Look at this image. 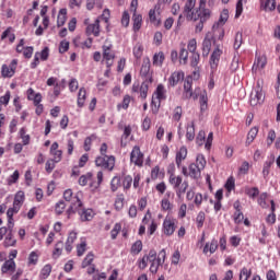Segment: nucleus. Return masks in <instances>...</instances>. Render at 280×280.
<instances>
[{"instance_id": "f257e3e1", "label": "nucleus", "mask_w": 280, "mask_h": 280, "mask_svg": "<svg viewBox=\"0 0 280 280\" xmlns=\"http://www.w3.org/2000/svg\"><path fill=\"white\" fill-rule=\"evenodd\" d=\"M168 183L176 192L177 198H183L184 194H186L187 189H189V182H183V176L180 175L168 177Z\"/></svg>"}, {"instance_id": "f03ea898", "label": "nucleus", "mask_w": 280, "mask_h": 280, "mask_svg": "<svg viewBox=\"0 0 280 280\" xmlns=\"http://www.w3.org/2000/svg\"><path fill=\"white\" fill-rule=\"evenodd\" d=\"M166 93L167 91L165 90V86L163 84H159L155 90V95H156L155 100H158V105L154 98H152V102H151L152 113L154 115L159 113V108H161V102H163V100H167Z\"/></svg>"}, {"instance_id": "7ed1b4c3", "label": "nucleus", "mask_w": 280, "mask_h": 280, "mask_svg": "<svg viewBox=\"0 0 280 280\" xmlns=\"http://www.w3.org/2000/svg\"><path fill=\"white\" fill-rule=\"evenodd\" d=\"M96 167H102V170H107V172H113L115 170V156L113 155H102L95 159Z\"/></svg>"}, {"instance_id": "20e7f679", "label": "nucleus", "mask_w": 280, "mask_h": 280, "mask_svg": "<svg viewBox=\"0 0 280 280\" xmlns=\"http://www.w3.org/2000/svg\"><path fill=\"white\" fill-rule=\"evenodd\" d=\"M189 21H201L207 22L211 19V10L209 9H195L190 14L187 15Z\"/></svg>"}, {"instance_id": "39448f33", "label": "nucleus", "mask_w": 280, "mask_h": 280, "mask_svg": "<svg viewBox=\"0 0 280 280\" xmlns=\"http://www.w3.org/2000/svg\"><path fill=\"white\" fill-rule=\"evenodd\" d=\"M264 91L261 90V85L257 82V86L250 93L249 104L250 106H257L258 104H264L265 100Z\"/></svg>"}, {"instance_id": "423d86ee", "label": "nucleus", "mask_w": 280, "mask_h": 280, "mask_svg": "<svg viewBox=\"0 0 280 280\" xmlns=\"http://www.w3.org/2000/svg\"><path fill=\"white\" fill-rule=\"evenodd\" d=\"M82 191H78L74 195L72 205L69 207V209L67 210V215H68V220H70L71 215H74L75 211H78V213H80V209H82Z\"/></svg>"}, {"instance_id": "0eeeda50", "label": "nucleus", "mask_w": 280, "mask_h": 280, "mask_svg": "<svg viewBox=\"0 0 280 280\" xmlns=\"http://www.w3.org/2000/svg\"><path fill=\"white\" fill-rule=\"evenodd\" d=\"M153 80H144L141 85L139 83L132 84V93H140L141 100H145L148 97V91L150 89V84H152Z\"/></svg>"}, {"instance_id": "6e6552de", "label": "nucleus", "mask_w": 280, "mask_h": 280, "mask_svg": "<svg viewBox=\"0 0 280 280\" xmlns=\"http://www.w3.org/2000/svg\"><path fill=\"white\" fill-rule=\"evenodd\" d=\"M19 67V59H13L9 66L3 63L1 66V75L2 78H14L16 73V68Z\"/></svg>"}, {"instance_id": "1a4fd4ad", "label": "nucleus", "mask_w": 280, "mask_h": 280, "mask_svg": "<svg viewBox=\"0 0 280 280\" xmlns=\"http://www.w3.org/2000/svg\"><path fill=\"white\" fill-rule=\"evenodd\" d=\"M176 231V219L172 217H165L162 225V233L167 237L174 235Z\"/></svg>"}, {"instance_id": "9d476101", "label": "nucleus", "mask_w": 280, "mask_h": 280, "mask_svg": "<svg viewBox=\"0 0 280 280\" xmlns=\"http://www.w3.org/2000/svg\"><path fill=\"white\" fill-rule=\"evenodd\" d=\"M167 257V253L165 249H162L159 255L156 260H150V272L152 275H156L159 272V267L163 266L165 264V258Z\"/></svg>"}, {"instance_id": "9b49d317", "label": "nucleus", "mask_w": 280, "mask_h": 280, "mask_svg": "<svg viewBox=\"0 0 280 280\" xmlns=\"http://www.w3.org/2000/svg\"><path fill=\"white\" fill-rule=\"evenodd\" d=\"M103 58L106 60V67L110 68L115 61V51H113V44L103 45Z\"/></svg>"}, {"instance_id": "f8f14e48", "label": "nucleus", "mask_w": 280, "mask_h": 280, "mask_svg": "<svg viewBox=\"0 0 280 280\" xmlns=\"http://www.w3.org/2000/svg\"><path fill=\"white\" fill-rule=\"evenodd\" d=\"M149 20L155 27L161 25V4H155V7L149 11Z\"/></svg>"}, {"instance_id": "ddd939ff", "label": "nucleus", "mask_w": 280, "mask_h": 280, "mask_svg": "<svg viewBox=\"0 0 280 280\" xmlns=\"http://www.w3.org/2000/svg\"><path fill=\"white\" fill-rule=\"evenodd\" d=\"M191 84H194V79L192 78H187L185 81H184V94L183 96L186 98V100H191V97L194 100H198V94H195L194 91L191 90Z\"/></svg>"}, {"instance_id": "4468645a", "label": "nucleus", "mask_w": 280, "mask_h": 280, "mask_svg": "<svg viewBox=\"0 0 280 280\" xmlns=\"http://www.w3.org/2000/svg\"><path fill=\"white\" fill-rule=\"evenodd\" d=\"M130 161L131 163L138 165V167L143 165V153H141V149L138 145L133 147L130 153Z\"/></svg>"}, {"instance_id": "2eb2a0df", "label": "nucleus", "mask_w": 280, "mask_h": 280, "mask_svg": "<svg viewBox=\"0 0 280 280\" xmlns=\"http://www.w3.org/2000/svg\"><path fill=\"white\" fill-rule=\"evenodd\" d=\"M150 58H144L140 69V75L141 78H144V80H152V71H150Z\"/></svg>"}, {"instance_id": "dca6fc26", "label": "nucleus", "mask_w": 280, "mask_h": 280, "mask_svg": "<svg viewBox=\"0 0 280 280\" xmlns=\"http://www.w3.org/2000/svg\"><path fill=\"white\" fill-rule=\"evenodd\" d=\"M221 56H222V49H220V47H217L210 57V67L212 71H215L218 69V65H220Z\"/></svg>"}, {"instance_id": "f3484780", "label": "nucleus", "mask_w": 280, "mask_h": 280, "mask_svg": "<svg viewBox=\"0 0 280 280\" xmlns=\"http://www.w3.org/2000/svg\"><path fill=\"white\" fill-rule=\"evenodd\" d=\"M185 80V72L183 71H175L168 78V86H176L178 82H183Z\"/></svg>"}, {"instance_id": "a211bd4d", "label": "nucleus", "mask_w": 280, "mask_h": 280, "mask_svg": "<svg viewBox=\"0 0 280 280\" xmlns=\"http://www.w3.org/2000/svg\"><path fill=\"white\" fill-rule=\"evenodd\" d=\"M16 270V262H14V259L10 258L9 260H5L1 267L2 275H12Z\"/></svg>"}, {"instance_id": "6ab92c4d", "label": "nucleus", "mask_w": 280, "mask_h": 280, "mask_svg": "<svg viewBox=\"0 0 280 280\" xmlns=\"http://www.w3.org/2000/svg\"><path fill=\"white\" fill-rule=\"evenodd\" d=\"M79 215H80L81 222H91V220L95 218V212L93 211V209L83 208L79 210Z\"/></svg>"}, {"instance_id": "aec40b11", "label": "nucleus", "mask_w": 280, "mask_h": 280, "mask_svg": "<svg viewBox=\"0 0 280 280\" xmlns=\"http://www.w3.org/2000/svg\"><path fill=\"white\" fill-rule=\"evenodd\" d=\"M260 8L265 12H275L277 10V0H260Z\"/></svg>"}, {"instance_id": "412c9836", "label": "nucleus", "mask_w": 280, "mask_h": 280, "mask_svg": "<svg viewBox=\"0 0 280 280\" xmlns=\"http://www.w3.org/2000/svg\"><path fill=\"white\" fill-rule=\"evenodd\" d=\"M228 21H229V10L224 9L220 14L219 21L213 24L212 30L215 31L219 27H223Z\"/></svg>"}, {"instance_id": "4be33fe9", "label": "nucleus", "mask_w": 280, "mask_h": 280, "mask_svg": "<svg viewBox=\"0 0 280 280\" xmlns=\"http://www.w3.org/2000/svg\"><path fill=\"white\" fill-rule=\"evenodd\" d=\"M185 159H187V149L185 147H182L177 151L176 158H175V163H176L178 170H180V167L183 165V161H185Z\"/></svg>"}, {"instance_id": "5701e85b", "label": "nucleus", "mask_w": 280, "mask_h": 280, "mask_svg": "<svg viewBox=\"0 0 280 280\" xmlns=\"http://www.w3.org/2000/svg\"><path fill=\"white\" fill-rule=\"evenodd\" d=\"M267 62L268 61L265 56L257 57L252 67L253 73H257V71H259V69H264L266 67Z\"/></svg>"}, {"instance_id": "b1692460", "label": "nucleus", "mask_w": 280, "mask_h": 280, "mask_svg": "<svg viewBox=\"0 0 280 280\" xmlns=\"http://www.w3.org/2000/svg\"><path fill=\"white\" fill-rule=\"evenodd\" d=\"M85 33L88 36H91L92 34L93 36H100V20H95L94 23L88 25Z\"/></svg>"}, {"instance_id": "393cba45", "label": "nucleus", "mask_w": 280, "mask_h": 280, "mask_svg": "<svg viewBox=\"0 0 280 280\" xmlns=\"http://www.w3.org/2000/svg\"><path fill=\"white\" fill-rule=\"evenodd\" d=\"M200 174H202V170L198 167V165L191 163L188 167V176L198 180L200 178Z\"/></svg>"}, {"instance_id": "a878e982", "label": "nucleus", "mask_w": 280, "mask_h": 280, "mask_svg": "<svg viewBox=\"0 0 280 280\" xmlns=\"http://www.w3.org/2000/svg\"><path fill=\"white\" fill-rule=\"evenodd\" d=\"M211 45H212V40L211 37H209V35H207L202 42V56L203 58H207V56H209L210 51H211Z\"/></svg>"}, {"instance_id": "bb28decb", "label": "nucleus", "mask_w": 280, "mask_h": 280, "mask_svg": "<svg viewBox=\"0 0 280 280\" xmlns=\"http://www.w3.org/2000/svg\"><path fill=\"white\" fill-rule=\"evenodd\" d=\"M258 133H259V128L253 127L247 133V139L245 142V145L246 147L250 145V143H253L255 141V139L257 138Z\"/></svg>"}, {"instance_id": "cd10ccee", "label": "nucleus", "mask_w": 280, "mask_h": 280, "mask_svg": "<svg viewBox=\"0 0 280 280\" xmlns=\"http://www.w3.org/2000/svg\"><path fill=\"white\" fill-rule=\"evenodd\" d=\"M186 139L188 141H194V139H196V126L194 125V121L186 127Z\"/></svg>"}, {"instance_id": "c85d7f7f", "label": "nucleus", "mask_w": 280, "mask_h": 280, "mask_svg": "<svg viewBox=\"0 0 280 280\" xmlns=\"http://www.w3.org/2000/svg\"><path fill=\"white\" fill-rule=\"evenodd\" d=\"M12 229L13 228L9 229V232H8V234L4 238V242H3L5 248H10V246H15L16 245V241L14 240V234H12Z\"/></svg>"}, {"instance_id": "c756f323", "label": "nucleus", "mask_w": 280, "mask_h": 280, "mask_svg": "<svg viewBox=\"0 0 280 280\" xmlns=\"http://www.w3.org/2000/svg\"><path fill=\"white\" fill-rule=\"evenodd\" d=\"M133 21V32H139L141 30V25L143 23V16L141 14L132 13Z\"/></svg>"}, {"instance_id": "7c9ffc66", "label": "nucleus", "mask_w": 280, "mask_h": 280, "mask_svg": "<svg viewBox=\"0 0 280 280\" xmlns=\"http://www.w3.org/2000/svg\"><path fill=\"white\" fill-rule=\"evenodd\" d=\"M215 250H218V241L217 240H212L210 244L206 243V245L203 247L205 255H207V253H210V255H213V253H215Z\"/></svg>"}, {"instance_id": "2f4dec72", "label": "nucleus", "mask_w": 280, "mask_h": 280, "mask_svg": "<svg viewBox=\"0 0 280 280\" xmlns=\"http://www.w3.org/2000/svg\"><path fill=\"white\" fill-rule=\"evenodd\" d=\"M272 165H275V155H272L270 160H267L264 163V167H262L264 178H266L270 174V167H272Z\"/></svg>"}, {"instance_id": "473e14b6", "label": "nucleus", "mask_w": 280, "mask_h": 280, "mask_svg": "<svg viewBox=\"0 0 280 280\" xmlns=\"http://www.w3.org/2000/svg\"><path fill=\"white\" fill-rule=\"evenodd\" d=\"M86 102V89L81 88L78 93V101L77 104L79 108H82L84 106V103Z\"/></svg>"}, {"instance_id": "72a5a7b5", "label": "nucleus", "mask_w": 280, "mask_h": 280, "mask_svg": "<svg viewBox=\"0 0 280 280\" xmlns=\"http://www.w3.org/2000/svg\"><path fill=\"white\" fill-rule=\"evenodd\" d=\"M67 23V9H60L57 16V26L62 27Z\"/></svg>"}, {"instance_id": "f704fd0d", "label": "nucleus", "mask_w": 280, "mask_h": 280, "mask_svg": "<svg viewBox=\"0 0 280 280\" xmlns=\"http://www.w3.org/2000/svg\"><path fill=\"white\" fill-rule=\"evenodd\" d=\"M124 202H126V198L124 197V194H118L115 199L114 207L116 211H121L124 209Z\"/></svg>"}, {"instance_id": "c9c22d12", "label": "nucleus", "mask_w": 280, "mask_h": 280, "mask_svg": "<svg viewBox=\"0 0 280 280\" xmlns=\"http://www.w3.org/2000/svg\"><path fill=\"white\" fill-rule=\"evenodd\" d=\"M208 102H209V97L207 96V91H203L199 96V103H200V108L202 113L207 110Z\"/></svg>"}, {"instance_id": "e433bc0d", "label": "nucleus", "mask_w": 280, "mask_h": 280, "mask_svg": "<svg viewBox=\"0 0 280 280\" xmlns=\"http://www.w3.org/2000/svg\"><path fill=\"white\" fill-rule=\"evenodd\" d=\"M194 8H196V0H187L184 5V13L186 16H189V14L194 12Z\"/></svg>"}, {"instance_id": "4c0bfd02", "label": "nucleus", "mask_w": 280, "mask_h": 280, "mask_svg": "<svg viewBox=\"0 0 280 280\" xmlns=\"http://www.w3.org/2000/svg\"><path fill=\"white\" fill-rule=\"evenodd\" d=\"M164 60L165 54H163V51H160L153 56V65H155V67H163Z\"/></svg>"}, {"instance_id": "58836bf2", "label": "nucleus", "mask_w": 280, "mask_h": 280, "mask_svg": "<svg viewBox=\"0 0 280 280\" xmlns=\"http://www.w3.org/2000/svg\"><path fill=\"white\" fill-rule=\"evenodd\" d=\"M188 60H189V50H187L185 47H182L179 50L180 65H187Z\"/></svg>"}, {"instance_id": "ea45409f", "label": "nucleus", "mask_w": 280, "mask_h": 280, "mask_svg": "<svg viewBox=\"0 0 280 280\" xmlns=\"http://www.w3.org/2000/svg\"><path fill=\"white\" fill-rule=\"evenodd\" d=\"M94 259L95 255L92 252L88 253V255L81 264V268H89V266H92Z\"/></svg>"}, {"instance_id": "a19ab883", "label": "nucleus", "mask_w": 280, "mask_h": 280, "mask_svg": "<svg viewBox=\"0 0 280 280\" xmlns=\"http://www.w3.org/2000/svg\"><path fill=\"white\" fill-rule=\"evenodd\" d=\"M12 32V27H8L1 35V40H5V38H8L9 36V40L10 43H14V40H16V35H14V33Z\"/></svg>"}, {"instance_id": "79ce46f5", "label": "nucleus", "mask_w": 280, "mask_h": 280, "mask_svg": "<svg viewBox=\"0 0 280 280\" xmlns=\"http://www.w3.org/2000/svg\"><path fill=\"white\" fill-rule=\"evenodd\" d=\"M19 135L22 139V143L23 145H30V135H27V130L25 129V127H22L19 131Z\"/></svg>"}, {"instance_id": "37998d69", "label": "nucleus", "mask_w": 280, "mask_h": 280, "mask_svg": "<svg viewBox=\"0 0 280 280\" xmlns=\"http://www.w3.org/2000/svg\"><path fill=\"white\" fill-rule=\"evenodd\" d=\"M266 200H268V192L260 194L258 197V205L261 209H268L270 207Z\"/></svg>"}, {"instance_id": "c03bdc74", "label": "nucleus", "mask_w": 280, "mask_h": 280, "mask_svg": "<svg viewBox=\"0 0 280 280\" xmlns=\"http://www.w3.org/2000/svg\"><path fill=\"white\" fill-rule=\"evenodd\" d=\"M119 187H121V177L119 176H115L112 178L110 180V189L112 191H117V189H119Z\"/></svg>"}, {"instance_id": "a18cd8bd", "label": "nucleus", "mask_w": 280, "mask_h": 280, "mask_svg": "<svg viewBox=\"0 0 280 280\" xmlns=\"http://www.w3.org/2000/svg\"><path fill=\"white\" fill-rule=\"evenodd\" d=\"M141 250H143V243L140 240H138L132 244L131 253L132 255H139Z\"/></svg>"}, {"instance_id": "49530a36", "label": "nucleus", "mask_w": 280, "mask_h": 280, "mask_svg": "<svg viewBox=\"0 0 280 280\" xmlns=\"http://www.w3.org/2000/svg\"><path fill=\"white\" fill-rule=\"evenodd\" d=\"M49 275H51V266L47 264L42 268L39 279H48Z\"/></svg>"}, {"instance_id": "de8ad7c7", "label": "nucleus", "mask_w": 280, "mask_h": 280, "mask_svg": "<svg viewBox=\"0 0 280 280\" xmlns=\"http://www.w3.org/2000/svg\"><path fill=\"white\" fill-rule=\"evenodd\" d=\"M14 213H19V212H16V210H14L13 208H9L7 211V215L9 219L8 221L9 229H14V219H12L14 217Z\"/></svg>"}, {"instance_id": "09e8293b", "label": "nucleus", "mask_w": 280, "mask_h": 280, "mask_svg": "<svg viewBox=\"0 0 280 280\" xmlns=\"http://www.w3.org/2000/svg\"><path fill=\"white\" fill-rule=\"evenodd\" d=\"M195 165H197V167L201 170H205V167H207V160L205 159L203 154H197Z\"/></svg>"}, {"instance_id": "8fccbe9b", "label": "nucleus", "mask_w": 280, "mask_h": 280, "mask_svg": "<svg viewBox=\"0 0 280 280\" xmlns=\"http://www.w3.org/2000/svg\"><path fill=\"white\" fill-rule=\"evenodd\" d=\"M65 209H67V203H65L63 200H60L55 206V213H57V215H62V213H65Z\"/></svg>"}, {"instance_id": "3c124183", "label": "nucleus", "mask_w": 280, "mask_h": 280, "mask_svg": "<svg viewBox=\"0 0 280 280\" xmlns=\"http://www.w3.org/2000/svg\"><path fill=\"white\" fill-rule=\"evenodd\" d=\"M253 275V270L243 267L240 271V280H248L250 279V276Z\"/></svg>"}, {"instance_id": "603ef678", "label": "nucleus", "mask_w": 280, "mask_h": 280, "mask_svg": "<svg viewBox=\"0 0 280 280\" xmlns=\"http://www.w3.org/2000/svg\"><path fill=\"white\" fill-rule=\"evenodd\" d=\"M198 65H200V54L194 52L190 57V67H192V69H197L199 68Z\"/></svg>"}, {"instance_id": "864d4df0", "label": "nucleus", "mask_w": 280, "mask_h": 280, "mask_svg": "<svg viewBox=\"0 0 280 280\" xmlns=\"http://www.w3.org/2000/svg\"><path fill=\"white\" fill-rule=\"evenodd\" d=\"M205 220H206V214L203 211H200L196 218L197 229H202V226H205Z\"/></svg>"}, {"instance_id": "5fc2aeb1", "label": "nucleus", "mask_w": 280, "mask_h": 280, "mask_svg": "<svg viewBox=\"0 0 280 280\" xmlns=\"http://www.w3.org/2000/svg\"><path fill=\"white\" fill-rule=\"evenodd\" d=\"M162 211H172L174 209V203L170 202V199L164 198L161 201Z\"/></svg>"}, {"instance_id": "6e6d98bb", "label": "nucleus", "mask_w": 280, "mask_h": 280, "mask_svg": "<svg viewBox=\"0 0 280 280\" xmlns=\"http://www.w3.org/2000/svg\"><path fill=\"white\" fill-rule=\"evenodd\" d=\"M124 191H128L132 187V176L126 175L122 179Z\"/></svg>"}, {"instance_id": "4d7b16f0", "label": "nucleus", "mask_w": 280, "mask_h": 280, "mask_svg": "<svg viewBox=\"0 0 280 280\" xmlns=\"http://www.w3.org/2000/svg\"><path fill=\"white\" fill-rule=\"evenodd\" d=\"M196 49H198V42L196 40V38L188 40L187 50L194 55L197 54Z\"/></svg>"}, {"instance_id": "13d9d810", "label": "nucleus", "mask_w": 280, "mask_h": 280, "mask_svg": "<svg viewBox=\"0 0 280 280\" xmlns=\"http://www.w3.org/2000/svg\"><path fill=\"white\" fill-rule=\"evenodd\" d=\"M130 106V95H125L122 98V103L117 105L118 110H128V107Z\"/></svg>"}, {"instance_id": "bf43d9fd", "label": "nucleus", "mask_w": 280, "mask_h": 280, "mask_svg": "<svg viewBox=\"0 0 280 280\" xmlns=\"http://www.w3.org/2000/svg\"><path fill=\"white\" fill-rule=\"evenodd\" d=\"M91 178H93V174L88 173L86 175H82L79 178V185H81V187H86V185L89 184V180H91Z\"/></svg>"}, {"instance_id": "052dcab7", "label": "nucleus", "mask_w": 280, "mask_h": 280, "mask_svg": "<svg viewBox=\"0 0 280 280\" xmlns=\"http://www.w3.org/2000/svg\"><path fill=\"white\" fill-rule=\"evenodd\" d=\"M242 43H243L242 32H237L234 38V49L236 50L240 49L242 47Z\"/></svg>"}, {"instance_id": "680f3d73", "label": "nucleus", "mask_w": 280, "mask_h": 280, "mask_svg": "<svg viewBox=\"0 0 280 280\" xmlns=\"http://www.w3.org/2000/svg\"><path fill=\"white\" fill-rule=\"evenodd\" d=\"M84 253H86V241H82L79 245H77L78 257H82Z\"/></svg>"}, {"instance_id": "e2e57ef3", "label": "nucleus", "mask_w": 280, "mask_h": 280, "mask_svg": "<svg viewBox=\"0 0 280 280\" xmlns=\"http://www.w3.org/2000/svg\"><path fill=\"white\" fill-rule=\"evenodd\" d=\"M120 231H121V223H116L110 231L112 240H117V235H119Z\"/></svg>"}, {"instance_id": "0e129e2a", "label": "nucleus", "mask_w": 280, "mask_h": 280, "mask_svg": "<svg viewBox=\"0 0 280 280\" xmlns=\"http://www.w3.org/2000/svg\"><path fill=\"white\" fill-rule=\"evenodd\" d=\"M38 264V254L36 252H31L28 256V266H36Z\"/></svg>"}, {"instance_id": "69168bd1", "label": "nucleus", "mask_w": 280, "mask_h": 280, "mask_svg": "<svg viewBox=\"0 0 280 280\" xmlns=\"http://www.w3.org/2000/svg\"><path fill=\"white\" fill-rule=\"evenodd\" d=\"M233 221L235 224H242V222H244V212H234Z\"/></svg>"}, {"instance_id": "338daca9", "label": "nucleus", "mask_w": 280, "mask_h": 280, "mask_svg": "<svg viewBox=\"0 0 280 280\" xmlns=\"http://www.w3.org/2000/svg\"><path fill=\"white\" fill-rule=\"evenodd\" d=\"M63 198L67 202H71V205H72L73 199L75 198V196H73V190H71V189L65 190Z\"/></svg>"}, {"instance_id": "774afa93", "label": "nucleus", "mask_w": 280, "mask_h": 280, "mask_svg": "<svg viewBox=\"0 0 280 280\" xmlns=\"http://www.w3.org/2000/svg\"><path fill=\"white\" fill-rule=\"evenodd\" d=\"M19 177H20L19 171H14L13 174L9 176L7 179L8 185H14V183L19 180Z\"/></svg>"}]
</instances>
